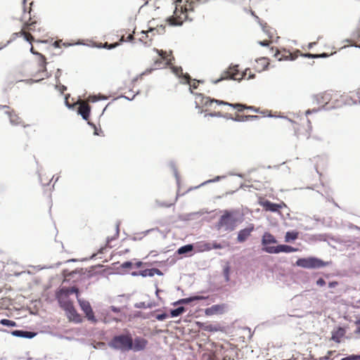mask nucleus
Returning a JSON list of instances; mask_svg holds the SVG:
<instances>
[{
  "label": "nucleus",
  "instance_id": "13d9d810",
  "mask_svg": "<svg viewBox=\"0 0 360 360\" xmlns=\"http://www.w3.org/2000/svg\"><path fill=\"white\" fill-rule=\"evenodd\" d=\"M222 117V113L221 112H212L207 113L205 115V117Z\"/></svg>",
  "mask_w": 360,
  "mask_h": 360
},
{
  "label": "nucleus",
  "instance_id": "9d476101",
  "mask_svg": "<svg viewBox=\"0 0 360 360\" xmlns=\"http://www.w3.org/2000/svg\"><path fill=\"white\" fill-rule=\"evenodd\" d=\"M78 304L81 309V310L84 312L86 316V318L88 321L91 323H96L98 321L96 317L94 315L92 307L90 302L86 300H79Z\"/></svg>",
  "mask_w": 360,
  "mask_h": 360
},
{
  "label": "nucleus",
  "instance_id": "20e7f679",
  "mask_svg": "<svg viewBox=\"0 0 360 360\" xmlns=\"http://www.w3.org/2000/svg\"><path fill=\"white\" fill-rule=\"evenodd\" d=\"M108 345L122 352L133 350L134 352L142 350L145 348L147 341L145 339H112Z\"/></svg>",
  "mask_w": 360,
  "mask_h": 360
},
{
  "label": "nucleus",
  "instance_id": "c9c22d12",
  "mask_svg": "<svg viewBox=\"0 0 360 360\" xmlns=\"http://www.w3.org/2000/svg\"><path fill=\"white\" fill-rule=\"evenodd\" d=\"M156 68H147L146 70H144L143 72H142L140 75H137L136 77H135L132 80H131V83L132 84H135L138 79H142V77L143 76H146V75H148L150 74H151Z\"/></svg>",
  "mask_w": 360,
  "mask_h": 360
},
{
  "label": "nucleus",
  "instance_id": "f257e3e1",
  "mask_svg": "<svg viewBox=\"0 0 360 360\" xmlns=\"http://www.w3.org/2000/svg\"><path fill=\"white\" fill-rule=\"evenodd\" d=\"M198 344L203 352L202 360H234L238 352L236 346L226 340L218 343L211 339H200Z\"/></svg>",
  "mask_w": 360,
  "mask_h": 360
},
{
  "label": "nucleus",
  "instance_id": "0eeeda50",
  "mask_svg": "<svg viewBox=\"0 0 360 360\" xmlns=\"http://www.w3.org/2000/svg\"><path fill=\"white\" fill-rule=\"evenodd\" d=\"M223 101L222 100H218L215 98H212L209 96H205L202 94H195V107L196 109L199 110V113L202 114L203 110H201V107H209L212 105V103L217 104V102Z\"/></svg>",
  "mask_w": 360,
  "mask_h": 360
},
{
  "label": "nucleus",
  "instance_id": "a19ab883",
  "mask_svg": "<svg viewBox=\"0 0 360 360\" xmlns=\"http://www.w3.org/2000/svg\"><path fill=\"white\" fill-rule=\"evenodd\" d=\"M177 199H178V196L176 197L174 202H176L177 200ZM155 203L158 207H171L174 206L175 204V202H167L165 201H160L158 199L155 200Z\"/></svg>",
  "mask_w": 360,
  "mask_h": 360
},
{
  "label": "nucleus",
  "instance_id": "680f3d73",
  "mask_svg": "<svg viewBox=\"0 0 360 360\" xmlns=\"http://www.w3.org/2000/svg\"><path fill=\"white\" fill-rule=\"evenodd\" d=\"M146 304L145 302H136L134 304V307L137 309H146Z\"/></svg>",
  "mask_w": 360,
  "mask_h": 360
},
{
  "label": "nucleus",
  "instance_id": "603ef678",
  "mask_svg": "<svg viewBox=\"0 0 360 360\" xmlns=\"http://www.w3.org/2000/svg\"><path fill=\"white\" fill-rule=\"evenodd\" d=\"M352 37L353 39H360V19L357 29L352 33Z\"/></svg>",
  "mask_w": 360,
  "mask_h": 360
},
{
  "label": "nucleus",
  "instance_id": "bb28decb",
  "mask_svg": "<svg viewBox=\"0 0 360 360\" xmlns=\"http://www.w3.org/2000/svg\"><path fill=\"white\" fill-rule=\"evenodd\" d=\"M346 328L343 326H338L335 327L333 331L331 332L330 338H347L345 336L346 334Z\"/></svg>",
  "mask_w": 360,
  "mask_h": 360
},
{
  "label": "nucleus",
  "instance_id": "37998d69",
  "mask_svg": "<svg viewBox=\"0 0 360 360\" xmlns=\"http://www.w3.org/2000/svg\"><path fill=\"white\" fill-rule=\"evenodd\" d=\"M37 24V20H31V16L30 15L29 20H26L23 22V27H29L31 30H34Z\"/></svg>",
  "mask_w": 360,
  "mask_h": 360
},
{
  "label": "nucleus",
  "instance_id": "72a5a7b5",
  "mask_svg": "<svg viewBox=\"0 0 360 360\" xmlns=\"http://www.w3.org/2000/svg\"><path fill=\"white\" fill-rule=\"evenodd\" d=\"M258 327H256L253 331L251 330L250 328L248 326H245L240 328L242 335L239 338H245V335H247L248 338H251L254 335L255 331L257 330Z\"/></svg>",
  "mask_w": 360,
  "mask_h": 360
},
{
  "label": "nucleus",
  "instance_id": "2f4dec72",
  "mask_svg": "<svg viewBox=\"0 0 360 360\" xmlns=\"http://www.w3.org/2000/svg\"><path fill=\"white\" fill-rule=\"evenodd\" d=\"M91 345L93 346L94 349H105L107 348V344L104 342H101L99 340L96 339H91Z\"/></svg>",
  "mask_w": 360,
  "mask_h": 360
},
{
  "label": "nucleus",
  "instance_id": "6e6d98bb",
  "mask_svg": "<svg viewBox=\"0 0 360 360\" xmlns=\"http://www.w3.org/2000/svg\"><path fill=\"white\" fill-rule=\"evenodd\" d=\"M77 287L75 285L68 287L66 286V291L68 293V295L70 296L72 294L76 293L77 290Z\"/></svg>",
  "mask_w": 360,
  "mask_h": 360
},
{
  "label": "nucleus",
  "instance_id": "774afa93",
  "mask_svg": "<svg viewBox=\"0 0 360 360\" xmlns=\"http://www.w3.org/2000/svg\"><path fill=\"white\" fill-rule=\"evenodd\" d=\"M356 334H360V319L356 321V329L354 330Z\"/></svg>",
  "mask_w": 360,
  "mask_h": 360
},
{
  "label": "nucleus",
  "instance_id": "f704fd0d",
  "mask_svg": "<svg viewBox=\"0 0 360 360\" xmlns=\"http://www.w3.org/2000/svg\"><path fill=\"white\" fill-rule=\"evenodd\" d=\"M260 119V116L259 115H241L239 117H237V122H246L249 120H256Z\"/></svg>",
  "mask_w": 360,
  "mask_h": 360
},
{
  "label": "nucleus",
  "instance_id": "a878e982",
  "mask_svg": "<svg viewBox=\"0 0 360 360\" xmlns=\"http://www.w3.org/2000/svg\"><path fill=\"white\" fill-rule=\"evenodd\" d=\"M206 297L198 295H192L188 297L181 298L177 300V302H181V304H189L191 302L199 301L205 300Z\"/></svg>",
  "mask_w": 360,
  "mask_h": 360
},
{
  "label": "nucleus",
  "instance_id": "2eb2a0df",
  "mask_svg": "<svg viewBox=\"0 0 360 360\" xmlns=\"http://www.w3.org/2000/svg\"><path fill=\"white\" fill-rule=\"evenodd\" d=\"M172 72L181 79V83L188 84L191 80V77L187 72H183V68L181 66H174L172 68Z\"/></svg>",
  "mask_w": 360,
  "mask_h": 360
},
{
  "label": "nucleus",
  "instance_id": "e433bc0d",
  "mask_svg": "<svg viewBox=\"0 0 360 360\" xmlns=\"http://www.w3.org/2000/svg\"><path fill=\"white\" fill-rule=\"evenodd\" d=\"M39 66L41 68V70H39V72H46V58L41 53L39 56Z\"/></svg>",
  "mask_w": 360,
  "mask_h": 360
},
{
  "label": "nucleus",
  "instance_id": "3c124183",
  "mask_svg": "<svg viewBox=\"0 0 360 360\" xmlns=\"http://www.w3.org/2000/svg\"><path fill=\"white\" fill-rule=\"evenodd\" d=\"M327 96V94H324V95H322V96H319V95H314V101L318 103H321L322 102H323L325 100L327 99L326 98Z\"/></svg>",
  "mask_w": 360,
  "mask_h": 360
},
{
  "label": "nucleus",
  "instance_id": "e2e57ef3",
  "mask_svg": "<svg viewBox=\"0 0 360 360\" xmlns=\"http://www.w3.org/2000/svg\"><path fill=\"white\" fill-rule=\"evenodd\" d=\"M316 284L318 286L323 287V286H325V285H326V281H325L323 278L320 277V278H319L316 280Z\"/></svg>",
  "mask_w": 360,
  "mask_h": 360
},
{
  "label": "nucleus",
  "instance_id": "473e14b6",
  "mask_svg": "<svg viewBox=\"0 0 360 360\" xmlns=\"http://www.w3.org/2000/svg\"><path fill=\"white\" fill-rule=\"evenodd\" d=\"M202 325L204 326L202 329L205 331L217 332V331L221 330V328L218 324L214 325V324L202 323Z\"/></svg>",
  "mask_w": 360,
  "mask_h": 360
},
{
  "label": "nucleus",
  "instance_id": "a18cd8bd",
  "mask_svg": "<svg viewBox=\"0 0 360 360\" xmlns=\"http://www.w3.org/2000/svg\"><path fill=\"white\" fill-rule=\"evenodd\" d=\"M0 323L6 327H14L16 326L15 321L8 319H3L0 321Z\"/></svg>",
  "mask_w": 360,
  "mask_h": 360
},
{
  "label": "nucleus",
  "instance_id": "412c9836",
  "mask_svg": "<svg viewBox=\"0 0 360 360\" xmlns=\"http://www.w3.org/2000/svg\"><path fill=\"white\" fill-rule=\"evenodd\" d=\"M195 252H203L211 250L210 241H199L194 243Z\"/></svg>",
  "mask_w": 360,
  "mask_h": 360
},
{
  "label": "nucleus",
  "instance_id": "69168bd1",
  "mask_svg": "<svg viewBox=\"0 0 360 360\" xmlns=\"http://www.w3.org/2000/svg\"><path fill=\"white\" fill-rule=\"evenodd\" d=\"M187 8H183V12L182 13L184 14V21H189V22H191L193 21V18H190L188 14H187Z\"/></svg>",
  "mask_w": 360,
  "mask_h": 360
},
{
  "label": "nucleus",
  "instance_id": "338daca9",
  "mask_svg": "<svg viewBox=\"0 0 360 360\" xmlns=\"http://www.w3.org/2000/svg\"><path fill=\"white\" fill-rule=\"evenodd\" d=\"M61 74H62V70L60 69V68H58L56 70V74H55V79H56V83L59 82V78H60Z\"/></svg>",
  "mask_w": 360,
  "mask_h": 360
},
{
  "label": "nucleus",
  "instance_id": "c03bdc74",
  "mask_svg": "<svg viewBox=\"0 0 360 360\" xmlns=\"http://www.w3.org/2000/svg\"><path fill=\"white\" fill-rule=\"evenodd\" d=\"M231 267L226 265L223 268V276L226 282L230 281Z\"/></svg>",
  "mask_w": 360,
  "mask_h": 360
},
{
  "label": "nucleus",
  "instance_id": "ea45409f",
  "mask_svg": "<svg viewBox=\"0 0 360 360\" xmlns=\"http://www.w3.org/2000/svg\"><path fill=\"white\" fill-rule=\"evenodd\" d=\"M122 42H123V40H121L120 43H111V44L104 43V44H101V46H99L98 47L100 48V49H107V50H112V49H114L117 48L120 44H122Z\"/></svg>",
  "mask_w": 360,
  "mask_h": 360
},
{
  "label": "nucleus",
  "instance_id": "423d86ee",
  "mask_svg": "<svg viewBox=\"0 0 360 360\" xmlns=\"http://www.w3.org/2000/svg\"><path fill=\"white\" fill-rule=\"evenodd\" d=\"M44 333L42 330L35 332L27 329H0V338H8L11 335L15 338H35L38 334Z\"/></svg>",
  "mask_w": 360,
  "mask_h": 360
},
{
  "label": "nucleus",
  "instance_id": "5fc2aeb1",
  "mask_svg": "<svg viewBox=\"0 0 360 360\" xmlns=\"http://www.w3.org/2000/svg\"><path fill=\"white\" fill-rule=\"evenodd\" d=\"M225 79H227V75H225L224 72L222 73V75L217 79H213L212 80V82L214 84H219V82L225 80Z\"/></svg>",
  "mask_w": 360,
  "mask_h": 360
},
{
  "label": "nucleus",
  "instance_id": "864d4df0",
  "mask_svg": "<svg viewBox=\"0 0 360 360\" xmlns=\"http://www.w3.org/2000/svg\"><path fill=\"white\" fill-rule=\"evenodd\" d=\"M54 89H56V90L60 91L61 94H63L64 91H65L68 89L66 86H65L63 84H55L54 85Z\"/></svg>",
  "mask_w": 360,
  "mask_h": 360
},
{
  "label": "nucleus",
  "instance_id": "4be33fe9",
  "mask_svg": "<svg viewBox=\"0 0 360 360\" xmlns=\"http://www.w3.org/2000/svg\"><path fill=\"white\" fill-rule=\"evenodd\" d=\"M160 311V310L159 309H156L152 312H150L149 314H147V316H144L143 318L150 319L151 317H154L156 320L162 321L169 317V314L167 312H160L158 314L156 313L157 311Z\"/></svg>",
  "mask_w": 360,
  "mask_h": 360
},
{
  "label": "nucleus",
  "instance_id": "6e6552de",
  "mask_svg": "<svg viewBox=\"0 0 360 360\" xmlns=\"http://www.w3.org/2000/svg\"><path fill=\"white\" fill-rule=\"evenodd\" d=\"M258 204L263 207L266 212L279 213V210L283 207H287V205L284 202L276 203L264 198H259Z\"/></svg>",
  "mask_w": 360,
  "mask_h": 360
},
{
  "label": "nucleus",
  "instance_id": "f8f14e48",
  "mask_svg": "<svg viewBox=\"0 0 360 360\" xmlns=\"http://www.w3.org/2000/svg\"><path fill=\"white\" fill-rule=\"evenodd\" d=\"M255 229V228L254 224H252V223L248 224V225L246 227H245L238 231L236 241L238 243H245L248 239V238L251 236L252 232L254 231Z\"/></svg>",
  "mask_w": 360,
  "mask_h": 360
},
{
  "label": "nucleus",
  "instance_id": "8fccbe9b",
  "mask_svg": "<svg viewBox=\"0 0 360 360\" xmlns=\"http://www.w3.org/2000/svg\"><path fill=\"white\" fill-rule=\"evenodd\" d=\"M309 138H311L314 140L317 141H323V140H324V137L322 134H314L312 135H309L307 139H309Z\"/></svg>",
  "mask_w": 360,
  "mask_h": 360
},
{
  "label": "nucleus",
  "instance_id": "c85d7f7f",
  "mask_svg": "<svg viewBox=\"0 0 360 360\" xmlns=\"http://www.w3.org/2000/svg\"><path fill=\"white\" fill-rule=\"evenodd\" d=\"M210 248L212 250H222L224 249L226 246H228V243L225 240H223L222 243H219L217 240L210 241Z\"/></svg>",
  "mask_w": 360,
  "mask_h": 360
},
{
  "label": "nucleus",
  "instance_id": "c756f323",
  "mask_svg": "<svg viewBox=\"0 0 360 360\" xmlns=\"http://www.w3.org/2000/svg\"><path fill=\"white\" fill-rule=\"evenodd\" d=\"M5 114L9 117L10 123L12 125L16 126L20 122L19 121L20 118L15 114H14V111H6Z\"/></svg>",
  "mask_w": 360,
  "mask_h": 360
},
{
  "label": "nucleus",
  "instance_id": "6ab92c4d",
  "mask_svg": "<svg viewBox=\"0 0 360 360\" xmlns=\"http://www.w3.org/2000/svg\"><path fill=\"white\" fill-rule=\"evenodd\" d=\"M77 112L83 120L88 121L91 116V107L89 105L83 104L79 108Z\"/></svg>",
  "mask_w": 360,
  "mask_h": 360
},
{
  "label": "nucleus",
  "instance_id": "58836bf2",
  "mask_svg": "<svg viewBox=\"0 0 360 360\" xmlns=\"http://www.w3.org/2000/svg\"><path fill=\"white\" fill-rule=\"evenodd\" d=\"M108 98L101 93H99L98 94H91L89 96V100L92 103H96L99 101H105Z\"/></svg>",
  "mask_w": 360,
  "mask_h": 360
},
{
  "label": "nucleus",
  "instance_id": "f03ea898",
  "mask_svg": "<svg viewBox=\"0 0 360 360\" xmlns=\"http://www.w3.org/2000/svg\"><path fill=\"white\" fill-rule=\"evenodd\" d=\"M54 295L58 307L65 312L70 321L76 323H80L83 321V318L77 311L73 301L66 291V286L60 285L55 290Z\"/></svg>",
  "mask_w": 360,
  "mask_h": 360
},
{
  "label": "nucleus",
  "instance_id": "0e129e2a",
  "mask_svg": "<svg viewBox=\"0 0 360 360\" xmlns=\"http://www.w3.org/2000/svg\"><path fill=\"white\" fill-rule=\"evenodd\" d=\"M342 360H360V354L359 355H350L345 358H343Z\"/></svg>",
  "mask_w": 360,
  "mask_h": 360
},
{
  "label": "nucleus",
  "instance_id": "b1692460",
  "mask_svg": "<svg viewBox=\"0 0 360 360\" xmlns=\"http://www.w3.org/2000/svg\"><path fill=\"white\" fill-rule=\"evenodd\" d=\"M62 274L65 277L74 278L76 274H79L80 276L84 275V268H77L72 271H70L68 269H65L62 271Z\"/></svg>",
  "mask_w": 360,
  "mask_h": 360
},
{
  "label": "nucleus",
  "instance_id": "de8ad7c7",
  "mask_svg": "<svg viewBox=\"0 0 360 360\" xmlns=\"http://www.w3.org/2000/svg\"><path fill=\"white\" fill-rule=\"evenodd\" d=\"M134 266L133 262L131 260H127L122 262L120 265V268L123 269H131Z\"/></svg>",
  "mask_w": 360,
  "mask_h": 360
},
{
  "label": "nucleus",
  "instance_id": "49530a36",
  "mask_svg": "<svg viewBox=\"0 0 360 360\" xmlns=\"http://www.w3.org/2000/svg\"><path fill=\"white\" fill-rule=\"evenodd\" d=\"M141 271V276L142 277H153V268L151 269H142Z\"/></svg>",
  "mask_w": 360,
  "mask_h": 360
},
{
  "label": "nucleus",
  "instance_id": "cd10ccee",
  "mask_svg": "<svg viewBox=\"0 0 360 360\" xmlns=\"http://www.w3.org/2000/svg\"><path fill=\"white\" fill-rule=\"evenodd\" d=\"M314 237L316 239H317L320 241L327 242L328 244L331 247H333V246L329 243V242L328 241V239H330L333 241L338 242V240L335 238L334 236H330V234H328V233H319V234L315 235Z\"/></svg>",
  "mask_w": 360,
  "mask_h": 360
},
{
  "label": "nucleus",
  "instance_id": "9b49d317",
  "mask_svg": "<svg viewBox=\"0 0 360 360\" xmlns=\"http://www.w3.org/2000/svg\"><path fill=\"white\" fill-rule=\"evenodd\" d=\"M217 105H218L229 106L233 109L238 110L240 112H242L244 110H250V111H252L255 112H260L259 108H257L255 106H252V105H247L245 104L240 103H229V102L223 101L217 102Z\"/></svg>",
  "mask_w": 360,
  "mask_h": 360
},
{
  "label": "nucleus",
  "instance_id": "4c0bfd02",
  "mask_svg": "<svg viewBox=\"0 0 360 360\" xmlns=\"http://www.w3.org/2000/svg\"><path fill=\"white\" fill-rule=\"evenodd\" d=\"M168 165L171 168V169H172V171H173L174 176L176 181V184H179L180 176H179V174L178 170L176 169V164H175L174 161H173V160L169 161Z\"/></svg>",
  "mask_w": 360,
  "mask_h": 360
},
{
  "label": "nucleus",
  "instance_id": "7ed1b4c3",
  "mask_svg": "<svg viewBox=\"0 0 360 360\" xmlns=\"http://www.w3.org/2000/svg\"><path fill=\"white\" fill-rule=\"evenodd\" d=\"M244 214L239 209H226L222 211L218 221L214 224L217 231L231 232L236 230L238 224L244 221Z\"/></svg>",
  "mask_w": 360,
  "mask_h": 360
},
{
  "label": "nucleus",
  "instance_id": "dca6fc26",
  "mask_svg": "<svg viewBox=\"0 0 360 360\" xmlns=\"http://www.w3.org/2000/svg\"><path fill=\"white\" fill-rule=\"evenodd\" d=\"M194 243H188L179 247L175 252L174 255H184L185 257L193 256L195 251Z\"/></svg>",
  "mask_w": 360,
  "mask_h": 360
},
{
  "label": "nucleus",
  "instance_id": "bf43d9fd",
  "mask_svg": "<svg viewBox=\"0 0 360 360\" xmlns=\"http://www.w3.org/2000/svg\"><path fill=\"white\" fill-rule=\"evenodd\" d=\"M222 117L226 120H231L233 122H237V117H233L231 114L229 113L222 114Z\"/></svg>",
  "mask_w": 360,
  "mask_h": 360
},
{
  "label": "nucleus",
  "instance_id": "09e8293b",
  "mask_svg": "<svg viewBox=\"0 0 360 360\" xmlns=\"http://www.w3.org/2000/svg\"><path fill=\"white\" fill-rule=\"evenodd\" d=\"M98 272L96 271H94V270L90 269V267L89 269H84V274H86V278H92L93 276H94L96 274H98Z\"/></svg>",
  "mask_w": 360,
  "mask_h": 360
},
{
  "label": "nucleus",
  "instance_id": "aec40b11",
  "mask_svg": "<svg viewBox=\"0 0 360 360\" xmlns=\"http://www.w3.org/2000/svg\"><path fill=\"white\" fill-rule=\"evenodd\" d=\"M79 261H81V259H75V258H72V259H68V260L65 261L64 263L66 264V263H70V262H77ZM63 264V262H58L56 263L53 265H50V266L37 265V266H33V268L37 269V271H39V270H42V269H53V268H56V267H59Z\"/></svg>",
  "mask_w": 360,
  "mask_h": 360
},
{
  "label": "nucleus",
  "instance_id": "052dcab7",
  "mask_svg": "<svg viewBox=\"0 0 360 360\" xmlns=\"http://www.w3.org/2000/svg\"><path fill=\"white\" fill-rule=\"evenodd\" d=\"M117 238H118V236H116V234H115V235H114V236H108V237L106 238V240H105V244H106V245L109 246V248H111V246H110V243L112 240H114L117 239Z\"/></svg>",
  "mask_w": 360,
  "mask_h": 360
},
{
  "label": "nucleus",
  "instance_id": "4468645a",
  "mask_svg": "<svg viewBox=\"0 0 360 360\" xmlns=\"http://www.w3.org/2000/svg\"><path fill=\"white\" fill-rule=\"evenodd\" d=\"M238 67L239 65L231 63L229 65L228 68H226L224 71V73L225 75H227V80H233L238 82H241L243 81V79H244L243 77H240L238 78L235 77V75L239 72Z\"/></svg>",
  "mask_w": 360,
  "mask_h": 360
},
{
  "label": "nucleus",
  "instance_id": "f3484780",
  "mask_svg": "<svg viewBox=\"0 0 360 360\" xmlns=\"http://www.w3.org/2000/svg\"><path fill=\"white\" fill-rule=\"evenodd\" d=\"M226 307V304H213L210 307L205 309L206 316H212L214 314H222L224 312V309Z\"/></svg>",
  "mask_w": 360,
  "mask_h": 360
},
{
  "label": "nucleus",
  "instance_id": "4d7b16f0",
  "mask_svg": "<svg viewBox=\"0 0 360 360\" xmlns=\"http://www.w3.org/2000/svg\"><path fill=\"white\" fill-rule=\"evenodd\" d=\"M165 27L166 26L165 25H158L155 27V31L159 34H163L165 32Z\"/></svg>",
  "mask_w": 360,
  "mask_h": 360
},
{
  "label": "nucleus",
  "instance_id": "39448f33",
  "mask_svg": "<svg viewBox=\"0 0 360 360\" xmlns=\"http://www.w3.org/2000/svg\"><path fill=\"white\" fill-rule=\"evenodd\" d=\"M332 263L331 260L326 262L316 256L310 255L297 258L294 266L306 269H319L330 266Z\"/></svg>",
  "mask_w": 360,
  "mask_h": 360
},
{
  "label": "nucleus",
  "instance_id": "393cba45",
  "mask_svg": "<svg viewBox=\"0 0 360 360\" xmlns=\"http://www.w3.org/2000/svg\"><path fill=\"white\" fill-rule=\"evenodd\" d=\"M299 236V232L297 230H289L284 236V241L285 243L295 242Z\"/></svg>",
  "mask_w": 360,
  "mask_h": 360
},
{
  "label": "nucleus",
  "instance_id": "7c9ffc66",
  "mask_svg": "<svg viewBox=\"0 0 360 360\" xmlns=\"http://www.w3.org/2000/svg\"><path fill=\"white\" fill-rule=\"evenodd\" d=\"M186 311V308L184 307L180 306L174 309H170V316L172 318H176L183 313Z\"/></svg>",
  "mask_w": 360,
  "mask_h": 360
},
{
  "label": "nucleus",
  "instance_id": "1a4fd4ad",
  "mask_svg": "<svg viewBox=\"0 0 360 360\" xmlns=\"http://www.w3.org/2000/svg\"><path fill=\"white\" fill-rule=\"evenodd\" d=\"M278 243L276 237L271 233L269 231H265L261 239L262 250L271 254V252L268 250L269 249L275 247V245H271V244H276Z\"/></svg>",
  "mask_w": 360,
  "mask_h": 360
},
{
  "label": "nucleus",
  "instance_id": "5701e85b",
  "mask_svg": "<svg viewBox=\"0 0 360 360\" xmlns=\"http://www.w3.org/2000/svg\"><path fill=\"white\" fill-rule=\"evenodd\" d=\"M204 213H209V212H207V211L204 212L203 210H200L198 212H190V213H186V214H179L178 215V219L179 221H190V220L194 219V214H203Z\"/></svg>",
  "mask_w": 360,
  "mask_h": 360
},
{
  "label": "nucleus",
  "instance_id": "79ce46f5",
  "mask_svg": "<svg viewBox=\"0 0 360 360\" xmlns=\"http://www.w3.org/2000/svg\"><path fill=\"white\" fill-rule=\"evenodd\" d=\"M259 25L261 26L262 29V31L266 33V34L269 37V38H271L273 37V35H274V32H272L271 31H270L269 30H267L266 27H268V25L266 24V22H263V21H262L260 19H259Z\"/></svg>",
  "mask_w": 360,
  "mask_h": 360
},
{
  "label": "nucleus",
  "instance_id": "a211bd4d",
  "mask_svg": "<svg viewBox=\"0 0 360 360\" xmlns=\"http://www.w3.org/2000/svg\"><path fill=\"white\" fill-rule=\"evenodd\" d=\"M178 8L175 7L174 11V15L169 16L166 18V22L169 26L172 27H181L184 24V21L181 20V16L177 15Z\"/></svg>",
  "mask_w": 360,
  "mask_h": 360
},
{
  "label": "nucleus",
  "instance_id": "ddd939ff",
  "mask_svg": "<svg viewBox=\"0 0 360 360\" xmlns=\"http://www.w3.org/2000/svg\"><path fill=\"white\" fill-rule=\"evenodd\" d=\"M270 252H271V254L272 255H277L281 252L283 253H291V252H296L299 251L298 248H294L290 245L288 244H278L277 245H275V247L271 248L269 249Z\"/></svg>",
  "mask_w": 360,
  "mask_h": 360
}]
</instances>
